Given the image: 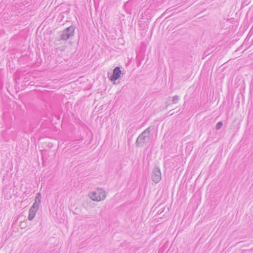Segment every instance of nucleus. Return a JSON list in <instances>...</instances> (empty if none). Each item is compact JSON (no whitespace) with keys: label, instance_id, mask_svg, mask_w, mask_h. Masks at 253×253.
<instances>
[{"label":"nucleus","instance_id":"9b49d317","mask_svg":"<svg viewBox=\"0 0 253 253\" xmlns=\"http://www.w3.org/2000/svg\"><path fill=\"white\" fill-rule=\"evenodd\" d=\"M56 50H57V53L58 52V51H62V49L60 48V47H57L56 48Z\"/></svg>","mask_w":253,"mask_h":253},{"label":"nucleus","instance_id":"20e7f679","mask_svg":"<svg viewBox=\"0 0 253 253\" xmlns=\"http://www.w3.org/2000/svg\"><path fill=\"white\" fill-rule=\"evenodd\" d=\"M75 29V27L74 26H70L64 30V40L69 39L74 36Z\"/></svg>","mask_w":253,"mask_h":253},{"label":"nucleus","instance_id":"1a4fd4ad","mask_svg":"<svg viewBox=\"0 0 253 253\" xmlns=\"http://www.w3.org/2000/svg\"><path fill=\"white\" fill-rule=\"evenodd\" d=\"M179 97L177 95H175L172 97V101L173 103H176L178 101Z\"/></svg>","mask_w":253,"mask_h":253},{"label":"nucleus","instance_id":"39448f33","mask_svg":"<svg viewBox=\"0 0 253 253\" xmlns=\"http://www.w3.org/2000/svg\"><path fill=\"white\" fill-rule=\"evenodd\" d=\"M121 74V70L120 67H116L113 70L112 75L110 77V80L111 81H115L117 80L120 77Z\"/></svg>","mask_w":253,"mask_h":253},{"label":"nucleus","instance_id":"ddd939ff","mask_svg":"<svg viewBox=\"0 0 253 253\" xmlns=\"http://www.w3.org/2000/svg\"><path fill=\"white\" fill-rule=\"evenodd\" d=\"M61 122H62V123H63V118H62V121H61ZM62 124H61V126H62Z\"/></svg>","mask_w":253,"mask_h":253},{"label":"nucleus","instance_id":"9d476101","mask_svg":"<svg viewBox=\"0 0 253 253\" xmlns=\"http://www.w3.org/2000/svg\"><path fill=\"white\" fill-rule=\"evenodd\" d=\"M222 125H223V124L221 122H219L217 123V124L216 125V128L217 129H220L222 127Z\"/></svg>","mask_w":253,"mask_h":253},{"label":"nucleus","instance_id":"f03ea898","mask_svg":"<svg viewBox=\"0 0 253 253\" xmlns=\"http://www.w3.org/2000/svg\"><path fill=\"white\" fill-rule=\"evenodd\" d=\"M89 196L93 201H100L105 198L106 195L104 190L102 189H97L90 193Z\"/></svg>","mask_w":253,"mask_h":253},{"label":"nucleus","instance_id":"7ed1b4c3","mask_svg":"<svg viewBox=\"0 0 253 253\" xmlns=\"http://www.w3.org/2000/svg\"><path fill=\"white\" fill-rule=\"evenodd\" d=\"M152 179L155 183H158L161 179V172L158 168L156 167L154 169Z\"/></svg>","mask_w":253,"mask_h":253},{"label":"nucleus","instance_id":"f8f14e48","mask_svg":"<svg viewBox=\"0 0 253 253\" xmlns=\"http://www.w3.org/2000/svg\"><path fill=\"white\" fill-rule=\"evenodd\" d=\"M56 60H57V61H58V62H59L60 63L62 62V61L60 60L59 57L57 58Z\"/></svg>","mask_w":253,"mask_h":253},{"label":"nucleus","instance_id":"f257e3e1","mask_svg":"<svg viewBox=\"0 0 253 253\" xmlns=\"http://www.w3.org/2000/svg\"><path fill=\"white\" fill-rule=\"evenodd\" d=\"M151 128L150 127L145 129L137 137L136 141V144L139 147H143L149 143L151 141L150 136Z\"/></svg>","mask_w":253,"mask_h":253},{"label":"nucleus","instance_id":"0eeeda50","mask_svg":"<svg viewBox=\"0 0 253 253\" xmlns=\"http://www.w3.org/2000/svg\"><path fill=\"white\" fill-rule=\"evenodd\" d=\"M38 211L30 208L29 211V215H28V219L29 220H32L35 217V215Z\"/></svg>","mask_w":253,"mask_h":253},{"label":"nucleus","instance_id":"6e6552de","mask_svg":"<svg viewBox=\"0 0 253 253\" xmlns=\"http://www.w3.org/2000/svg\"><path fill=\"white\" fill-rule=\"evenodd\" d=\"M63 40V32L60 33L59 38H56L54 40L55 44L58 45L61 43V41Z\"/></svg>","mask_w":253,"mask_h":253},{"label":"nucleus","instance_id":"423d86ee","mask_svg":"<svg viewBox=\"0 0 253 253\" xmlns=\"http://www.w3.org/2000/svg\"><path fill=\"white\" fill-rule=\"evenodd\" d=\"M41 193L40 192L38 193L35 199V202L30 208L38 211L39 209V206L41 202Z\"/></svg>","mask_w":253,"mask_h":253}]
</instances>
